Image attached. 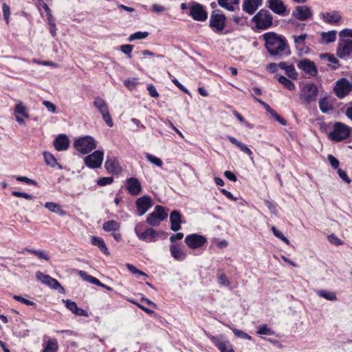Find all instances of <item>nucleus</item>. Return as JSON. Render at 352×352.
I'll use <instances>...</instances> for the list:
<instances>
[{"mask_svg":"<svg viewBox=\"0 0 352 352\" xmlns=\"http://www.w3.org/2000/svg\"><path fill=\"white\" fill-rule=\"evenodd\" d=\"M263 37L265 41V47L272 56L278 55L287 47L286 41L274 32L265 33Z\"/></svg>","mask_w":352,"mask_h":352,"instance_id":"nucleus-1","label":"nucleus"},{"mask_svg":"<svg viewBox=\"0 0 352 352\" xmlns=\"http://www.w3.org/2000/svg\"><path fill=\"white\" fill-rule=\"evenodd\" d=\"M318 94V88L314 82L303 85L299 92L301 104L308 105L315 102Z\"/></svg>","mask_w":352,"mask_h":352,"instance_id":"nucleus-2","label":"nucleus"},{"mask_svg":"<svg viewBox=\"0 0 352 352\" xmlns=\"http://www.w3.org/2000/svg\"><path fill=\"white\" fill-rule=\"evenodd\" d=\"M273 17L270 12L266 10H261L252 18L258 29L266 30L272 25Z\"/></svg>","mask_w":352,"mask_h":352,"instance_id":"nucleus-3","label":"nucleus"},{"mask_svg":"<svg viewBox=\"0 0 352 352\" xmlns=\"http://www.w3.org/2000/svg\"><path fill=\"white\" fill-rule=\"evenodd\" d=\"M226 16L219 10H214L212 12L209 26L216 33L221 32L226 28Z\"/></svg>","mask_w":352,"mask_h":352,"instance_id":"nucleus-4","label":"nucleus"},{"mask_svg":"<svg viewBox=\"0 0 352 352\" xmlns=\"http://www.w3.org/2000/svg\"><path fill=\"white\" fill-rule=\"evenodd\" d=\"M74 147L82 154H87L96 148V142L91 136H85L76 140Z\"/></svg>","mask_w":352,"mask_h":352,"instance_id":"nucleus-5","label":"nucleus"},{"mask_svg":"<svg viewBox=\"0 0 352 352\" xmlns=\"http://www.w3.org/2000/svg\"><path fill=\"white\" fill-rule=\"evenodd\" d=\"M93 105L96 107L98 111L102 115L103 120L109 126L111 127L113 125V120L109 113V107L107 102L100 97H96L94 99Z\"/></svg>","mask_w":352,"mask_h":352,"instance_id":"nucleus-6","label":"nucleus"},{"mask_svg":"<svg viewBox=\"0 0 352 352\" xmlns=\"http://www.w3.org/2000/svg\"><path fill=\"white\" fill-rule=\"evenodd\" d=\"M351 133V129L345 124L337 122L333 126V131L329 133V138L336 142H340L347 138Z\"/></svg>","mask_w":352,"mask_h":352,"instance_id":"nucleus-7","label":"nucleus"},{"mask_svg":"<svg viewBox=\"0 0 352 352\" xmlns=\"http://www.w3.org/2000/svg\"><path fill=\"white\" fill-rule=\"evenodd\" d=\"M168 217L167 212L162 206L157 205L153 212L149 214L146 218V222L152 226H157L161 221Z\"/></svg>","mask_w":352,"mask_h":352,"instance_id":"nucleus-8","label":"nucleus"},{"mask_svg":"<svg viewBox=\"0 0 352 352\" xmlns=\"http://www.w3.org/2000/svg\"><path fill=\"white\" fill-rule=\"evenodd\" d=\"M143 223H138L135 228V232L140 240L153 242L156 241L158 233L151 228H148L142 231Z\"/></svg>","mask_w":352,"mask_h":352,"instance_id":"nucleus-9","label":"nucleus"},{"mask_svg":"<svg viewBox=\"0 0 352 352\" xmlns=\"http://www.w3.org/2000/svg\"><path fill=\"white\" fill-rule=\"evenodd\" d=\"M336 55L341 59H346L352 56V40L340 38L336 49Z\"/></svg>","mask_w":352,"mask_h":352,"instance_id":"nucleus-10","label":"nucleus"},{"mask_svg":"<svg viewBox=\"0 0 352 352\" xmlns=\"http://www.w3.org/2000/svg\"><path fill=\"white\" fill-rule=\"evenodd\" d=\"M333 91L338 98H343L352 91V83L346 78H342L336 82Z\"/></svg>","mask_w":352,"mask_h":352,"instance_id":"nucleus-11","label":"nucleus"},{"mask_svg":"<svg viewBox=\"0 0 352 352\" xmlns=\"http://www.w3.org/2000/svg\"><path fill=\"white\" fill-rule=\"evenodd\" d=\"M36 277L41 283L45 284L54 289H58L61 293L65 292V289L60 283L49 275H45L41 272H37L36 273Z\"/></svg>","mask_w":352,"mask_h":352,"instance_id":"nucleus-12","label":"nucleus"},{"mask_svg":"<svg viewBox=\"0 0 352 352\" xmlns=\"http://www.w3.org/2000/svg\"><path fill=\"white\" fill-rule=\"evenodd\" d=\"M103 151H96L85 157V164L91 168H97L100 167L103 160Z\"/></svg>","mask_w":352,"mask_h":352,"instance_id":"nucleus-13","label":"nucleus"},{"mask_svg":"<svg viewBox=\"0 0 352 352\" xmlns=\"http://www.w3.org/2000/svg\"><path fill=\"white\" fill-rule=\"evenodd\" d=\"M292 16L299 21H306L312 17L311 8L307 6H298L292 12Z\"/></svg>","mask_w":352,"mask_h":352,"instance_id":"nucleus-14","label":"nucleus"},{"mask_svg":"<svg viewBox=\"0 0 352 352\" xmlns=\"http://www.w3.org/2000/svg\"><path fill=\"white\" fill-rule=\"evenodd\" d=\"M14 113L16 122L20 124H24V119L29 118L28 109L21 102H17L15 105Z\"/></svg>","mask_w":352,"mask_h":352,"instance_id":"nucleus-15","label":"nucleus"},{"mask_svg":"<svg viewBox=\"0 0 352 352\" xmlns=\"http://www.w3.org/2000/svg\"><path fill=\"white\" fill-rule=\"evenodd\" d=\"M135 205L138 214L142 216L152 207V199L149 196L145 195L138 198Z\"/></svg>","mask_w":352,"mask_h":352,"instance_id":"nucleus-16","label":"nucleus"},{"mask_svg":"<svg viewBox=\"0 0 352 352\" xmlns=\"http://www.w3.org/2000/svg\"><path fill=\"white\" fill-rule=\"evenodd\" d=\"M185 242L189 248L196 249L204 245L206 242V239L201 235L192 234L185 238Z\"/></svg>","mask_w":352,"mask_h":352,"instance_id":"nucleus-17","label":"nucleus"},{"mask_svg":"<svg viewBox=\"0 0 352 352\" xmlns=\"http://www.w3.org/2000/svg\"><path fill=\"white\" fill-rule=\"evenodd\" d=\"M190 15L194 20L200 21H204L208 17V14L204 7L199 3H195L190 6Z\"/></svg>","mask_w":352,"mask_h":352,"instance_id":"nucleus-18","label":"nucleus"},{"mask_svg":"<svg viewBox=\"0 0 352 352\" xmlns=\"http://www.w3.org/2000/svg\"><path fill=\"white\" fill-rule=\"evenodd\" d=\"M298 67L307 74L312 76H316L318 73L315 63L309 59H303L298 63Z\"/></svg>","mask_w":352,"mask_h":352,"instance_id":"nucleus-19","label":"nucleus"},{"mask_svg":"<svg viewBox=\"0 0 352 352\" xmlns=\"http://www.w3.org/2000/svg\"><path fill=\"white\" fill-rule=\"evenodd\" d=\"M268 8L275 14L284 16L287 12V7L282 0H267Z\"/></svg>","mask_w":352,"mask_h":352,"instance_id":"nucleus-20","label":"nucleus"},{"mask_svg":"<svg viewBox=\"0 0 352 352\" xmlns=\"http://www.w3.org/2000/svg\"><path fill=\"white\" fill-rule=\"evenodd\" d=\"M126 190L131 195H138L142 191V186L137 178L130 177L126 180Z\"/></svg>","mask_w":352,"mask_h":352,"instance_id":"nucleus-21","label":"nucleus"},{"mask_svg":"<svg viewBox=\"0 0 352 352\" xmlns=\"http://www.w3.org/2000/svg\"><path fill=\"white\" fill-rule=\"evenodd\" d=\"M263 0H244L243 10L249 14H252L261 5Z\"/></svg>","mask_w":352,"mask_h":352,"instance_id":"nucleus-22","label":"nucleus"},{"mask_svg":"<svg viewBox=\"0 0 352 352\" xmlns=\"http://www.w3.org/2000/svg\"><path fill=\"white\" fill-rule=\"evenodd\" d=\"M54 146L58 151H66L69 148V140L65 135L60 134L54 140Z\"/></svg>","mask_w":352,"mask_h":352,"instance_id":"nucleus-23","label":"nucleus"},{"mask_svg":"<svg viewBox=\"0 0 352 352\" xmlns=\"http://www.w3.org/2000/svg\"><path fill=\"white\" fill-rule=\"evenodd\" d=\"M319 109L323 113H328L333 109V100L328 96L320 98L318 101Z\"/></svg>","mask_w":352,"mask_h":352,"instance_id":"nucleus-24","label":"nucleus"},{"mask_svg":"<svg viewBox=\"0 0 352 352\" xmlns=\"http://www.w3.org/2000/svg\"><path fill=\"white\" fill-rule=\"evenodd\" d=\"M170 221L171 223L170 229L173 231H178L181 228L182 215L177 210H173L170 214Z\"/></svg>","mask_w":352,"mask_h":352,"instance_id":"nucleus-25","label":"nucleus"},{"mask_svg":"<svg viewBox=\"0 0 352 352\" xmlns=\"http://www.w3.org/2000/svg\"><path fill=\"white\" fill-rule=\"evenodd\" d=\"M104 165L107 170L110 173L118 174L121 171V168L114 157L108 158Z\"/></svg>","mask_w":352,"mask_h":352,"instance_id":"nucleus-26","label":"nucleus"},{"mask_svg":"<svg viewBox=\"0 0 352 352\" xmlns=\"http://www.w3.org/2000/svg\"><path fill=\"white\" fill-rule=\"evenodd\" d=\"M321 19L328 23H337L341 19V16L337 11L322 13Z\"/></svg>","mask_w":352,"mask_h":352,"instance_id":"nucleus-27","label":"nucleus"},{"mask_svg":"<svg viewBox=\"0 0 352 352\" xmlns=\"http://www.w3.org/2000/svg\"><path fill=\"white\" fill-rule=\"evenodd\" d=\"M292 38L294 41L296 48L302 51L305 46V41L307 38V34L305 33L298 36L293 35Z\"/></svg>","mask_w":352,"mask_h":352,"instance_id":"nucleus-28","label":"nucleus"},{"mask_svg":"<svg viewBox=\"0 0 352 352\" xmlns=\"http://www.w3.org/2000/svg\"><path fill=\"white\" fill-rule=\"evenodd\" d=\"M336 31L331 30L329 32H322L321 35V43L329 44L334 42L336 39Z\"/></svg>","mask_w":352,"mask_h":352,"instance_id":"nucleus-29","label":"nucleus"},{"mask_svg":"<svg viewBox=\"0 0 352 352\" xmlns=\"http://www.w3.org/2000/svg\"><path fill=\"white\" fill-rule=\"evenodd\" d=\"M58 350V341L55 338H50L44 344V348L42 352H57Z\"/></svg>","mask_w":352,"mask_h":352,"instance_id":"nucleus-30","label":"nucleus"},{"mask_svg":"<svg viewBox=\"0 0 352 352\" xmlns=\"http://www.w3.org/2000/svg\"><path fill=\"white\" fill-rule=\"evenodd\" d=\"M91 243L94 245L97 246L104 254L106 255H109L108 248L102 238L98 236H92Z\"/></svg>","mask_w":352,"mask_h":352,"instance_id":"nucleus-31","label":"nucleus"},{"mask_svg":"<svg viewBox=\"0 0 352 352\" xmlns=\"http://www.w3.org/2000/svg\"><path fill=\"white\" fill-rule=\"evenodd\" d=\"M219 5L227 9L229 11H234L235 10L234 6L238 7L239 0H217Z\"/></svg>","mask_w":352,"mask_h":352,"instance_id":"nucleus-32","label":"nucleus"},{"mask_svg":"<svg viewBox=\"0 0 352 352\" xmlns=\"http://www.w3.org/2000/svg\"><path fill=\"white\" fill-rule=\"evenodd\" d=\"M45 207L52 212L56 213L60 216L65 215V212L62 210L60 205L54 202H46Z\"/></svg>","mask_w":352,"mask_h":352,"instance_id":"nucleus-33","label":"nucleus"},{"mask_svg":"<svg viewBox=\"0 0 352 352\" xmlns=\"http://www.w3.org/2000/svg\"><path fill=\"white\" fill-rule=\"evenodd\" d=\"M320 59L325 60L327 62L333 64L332 69H336L339 67V61L333 54H321L320 55Z\"/></svg>","mask_w":352,"mask_h":352,"instance_id":"nucleus-34","label":"nucleus"},{"mask_svg":"<svg viewBox=\"0 0 352 352\" xmlns=\"http://www.w3.org/2000/svg\"><path fill=\"white\" fill-rule=\"evenodd\" d=\"M170 252L171 255L177 261H182L186 258V254L175 245L170 247Z\"/></svg>","mask_w":352,"mask_h":352,"instance_id":"nucleus-35","label":"nucleus"},{"mask_svg":"<svg viewBox=\"0 0 352 352\" xmlns=\"http://www.w3.org/2000/svg\"><path fill=\"white\" fill-rule=\"evenodd\" d=\"M120 227V223L114 220H110L103 224V229L107 232L118 230Z\"/></svg>","mask_w":352,"mask_h":352,"instance_id":"nucleus-36","label":"nucleus"},{"mask_svg":"<svg viewBox=\"0 0 352 352\" xmlns=\"http://www.w3.org/2000/svg\"><path fill=\"white\" fill-rule=\"evenodd\" d=\"M25 250L27 252L32 254L36 256L37 257H38L39 258L44 259L47 261H48L50 258L49 254L47 252H45L42 250H36L29 249V248H26Z\"/></svg>","mask_w":352,"mask_h":352,"instance_id":"nucleus-37","label":"nucleus"},{"mask_svg":"<svg viewBox=\"0 0 352 352\" xmlns=\"http://www.w3.org/2000/svg\"><path fill=\"white\" fill-rule=\"evenodd\" d=\"M278 82L282 84L286 89L289 91H293L296 89L294 83L283 76H280L278 78Z\"/></svg>","mask_w":352,"mask_h":352,"instance_id":"nucleus-38","label":"nucleus"},{"mask_svg":"<svg viewBox=\"0 0 352 352\" xmlns=\"http://www.w3.org/2000/svg\"><path fill=\"white\" fill-rule=\"evenodd\" d=\"M43 156L45 162L48 166H50L51 167L54 168L56 165H58L56 159L52 153L45 151L43 153Z\"/></svg>","mask_w":352,"mask_h":352,"instance_id":"nucleus-39","label":"nucleus"},{"mask_svg":"<svg viewBox=\"0 0 352 352\" xmlns=\"http://www.w3.org/2000/svg\"><path fill=\"white\" fill-rule=\"evenodd\" d=\"M216 346L219 348L221 352H234L232 346L229 343L219 342L216 343Z\"/></svg>","mask_w":352,"mask_h":352,"instance_id":"nucleus-40","label":"nucleus"},{"mask_svg":"<svg viewBox=\"0 0 352 352\" xmlns=\"http://www.w3.org/2000/svg\"><path fill=\"white\" fill-rule=\"evenodd\" d=\"M146 158L148 162H150L152 164L155 165L156 166L161 167L163 164L161 159L151 154L146 153Z\"/></svg>","mask_w":352,"mask_h":352,"instance_id":"nucleus-41","label":"nucleus"},{"mask_svg":"<svg viewBox=\"0 0 352 352\" xmlns=\"http://www.w3.org/2000/svg\"><path fill=\"white\" fill-rule=\"evenodd\" d=\"M148 35V33L147 32H137L134 34H132L129 37V41H133L135 40L138 39H144L146 38Z\"/></svg>","mask_w":352,"mask_h":352,"instance_id":"nucleus-42","label":"nucleus"},{"mask_svg":"<svg viewBox=\"0 0 352 352\" xmlns=\"http://www.w3.org/2000/svg\"><path fill=\"white\" fill-rule=\"evenodd\" d=\"M272 230L274 233V234L279 239H280L282 241H283L284 243H285L287 245H289L290 244V242L288 240L287 238H286L283 234L279 231L278 229H276V227L274 226H272Z\"/></svg>","mask_w":352,"mask_h":352,"instance_id":"nucleus-43","label":"nucleus"},{"mask_svg":"<svg viewBox=\"0 0 352 352\" xmlns=\"http://www.w3.org/2000/svg\"><path fill=\"white\" fill-rule=\"evenodd\" d=\"M232 330L233 333H234V335L238 338H240L241 339L248 340H250L252 339V337L243 331L239 330L236 328H233V329H232Z\"/></svg>","mask_w":352,"mask_h":352,"instance_id":"nucleus-44","label":"nucleus"},{"mask_svg":"<svg viewBox=\"0 0 352 352\" xmlns=\"http://www.w3.org/2000/svg\"><path fill=\"white\" fill-rule=\"evenodd\" d=\"M318 295L321 297H323L329 300H336V295L333 292H327V291H319Z\"/></svg>","mask_w":352,"mask_h":352,"instance_id":"nucleus-45","label":"nucleus"},{"mask_svg":"<svg viewBox=\"0 0 352 352\" xmlns=\"http://www.w3.org/2000/svg\"><path fill=\"white\" fill-rule=\"evenodd\" d=\"M285 74L290 78L293 79H296L298 76V74L295 69V67L293 65H289L287 67L286 70L285 71Z\"/></svg>","mask_w":352,"mask_h":352,"instance_id":"nucleus-46","label":"nucleus"},{"mask_svg":"<svg viewBox=\"0 0 352 352\" xmlns=\"http://www.w3.org/2000/svg\"><path fill=\"white\" fill-rule=\"evenodd\" d=\"M257 333L259 335H273L274 331L266 325L260 326L258 328Z\"/></svg>","mask_w":352,"mask_h":352,"instance_id":"nucleus-47","label":"nucleus"},{"mask_svg":"<svg viewBox=\"0 0 352 352\" xmlns=\"http://www.w3.org/2000/svg\"><path fill=\"white\" fill-rule=\"evenodd\" d=\"M63 302L65 303L66 307L73 314L76 312L78 306L75 302L71 300H63Z\"/></svg>","mask_w":352,"mask_h":352,"instance_id":"nucleus-48","label":"nucleus"},{"mask_svg":"<svg viewBox=\"0 0 352 352\" xmlns=\"http://www.w3.org/2000/svg\"><path fill=\"white\" fill-rule=\"evenodd\" d=\"M339 35L340 38H346L347 40H352V30L344 29L340 31Z\"/></svg>","mask_w":352,"mask_h":352,"instance_id":"nucleus-49","label":"nucleus"},{"mask_svg":"<svg viewBox=\"0 0 352 352\" xmlns=\"http://www.w3.org/2000/svg\"><path fill=\"white\" fill-rule=\"evenodd\" d=\"M3 14L4 19L8 24L9 23V18L10 15V7L6 3H3L2 5Z\"/></svg>","mask_w":352,"mask_h":352,"instance_id":"nucleus-50","label":"nucleus"},{"mask_svg":"<svg viewBox=\"0 0 352 352\" xmlns=\"http://www.w3.org/2000/svg\"><path fill=\"white\" fill-rule=\"evenodd\" d=\"M12 195L14 197H23L28 200H32L33 199V196L31 195L26 193V192H22L19 191H12Z\"/></svg>","mask_w":352,"mask_h":352,"instance_id":"nucleus-51","label":"nucleus"},{"mask_svg":"<svg viewBox=\"0 0 352 352\" xmlns=\"http://www.w3.org/2000/svg\"><path fill=\"white\" fill-rule=\"evenodd\" d=\"M113 181V178L112 177H102L98 180L97 184L98 185L102 186L111 184Z\"/></svg>","mask_w":352,"mask_h":352,"instance_id":"nucleus-52","label":"nucleus"},{"mask_svg":"<svg viewBox=\"0 0 352 352\" xmlns=\"http://www.w3.org/2000/svg\"><path fill=\"white\" fill-rule=\"evenodd\" d=\"M13 298L15 299L17 301L21 302L22 303L26 305H34L35 303L33 301H31L30 300H28L26 298H24L20 296L14 295L13 296Z\"/></svg>","mask_w":352,"mask_h":352,"instance_id":"nucleus-53","label":"nucleus"},{"mask_svg":"<svg viewBox=\"0 0 352 352\" xmlns=\"http://www.w3.org/2000/svg\"><path fill=\"white\" fill-rule=\"evenodd\" d=\"M133 46L131 45H122L120 47L121 51L128 55L130 58L131 57V54L133 50Z\"/></svg>","mask_w":352,"mask_h":352,"instance_id":"nucleus-54","label":"nucleus"},{"mask_svg":"<svg viewBox=\"0 0 352 352\" xmlns=\"http://www.w3.org/2000/svg\"><path fill=\"white\" fill-rule=\"evenodd\" d=\"M328 240L330 243L336 245H340L342 244V241L334 234L329 235L328 236Z\"/></svg>","mask_w":352,"mask_h":352,"instance_id":"nucleus-55","label":"nucleus"},{"mask_svg":"<svg viewBox=\"0 0 352 352\" xmlns=\"http://www.w3.org/2000/svg\"><path fill=\"white\" fill-rule=\"evenodd\" d=\"M270 114L282 125H286V120L280 116L274 110H273Z\"/></svg>","mask_w":352,"mask_h":352,"instance_id":"nucleus-56","label":"nucleus"},{"mask_svg":"<svg viewBox=\"0 0 352 352\" xmlns=\"http://www.w3.org/2000/svg\"><path fill=\"white\" fill-rule=\"evenodd\" d=\"M16 179L19 182H25L28 184H33V185H35L36 183L34 180L32 179H30L27 177H24V176H19V177H16Z\"/></svg>","mask_w":352,"mask_h":352,"instance_id":"nucleus-57","label":"nucleus"},{"mask_svg":"<svg viewBox=\"0 0 352 352\" xmlns=\"http://www.w3.org/2000/svg\"><path fill=\"white\" fill-rule=\"evenodd\" d=\"M43 104L52 113H55L56 107V106L50 101L45 100L43 102Z\"/></svg>","mask_w":352,"mask_h":352,"instance_id":"nucleus-58","label":"nucleus"},{"mask_svg":"<svg viewBox=\"0 0 352 352\" xmlns=\"http://www.w3.org/2000/svg\"><path fill=\"white\" fill-rule=\"evenodd\" d=\"M328 160L329 161L330 164L333 168H338L339 166V161L334 157L333 155H329L328 156Z\"/></svg>","mask_w":352,"mask_h":352,"instance_id":"nucleus-59","label":"nucleus"},{"mask_svg":"<svg viewBox=\"0 0 352 352\" xmlns=\"http://www.w3.org/2000/svg\"><path fill=\"white\" fill-rule=\"evenodd\" d=\"M136 84L137 82L135 78L128 79L124 81L125 86L130 89L135 88Z\"/></svg>","mask_w":352,"mask_h":352,"instance_id":"nucleus-60","label":"nucleus"},{"mask_svg":"<svg viewBox=\"0 0 352 352\" xmlns=\"http://www.w3.org/2000/svg\"><path fill=\"white\" fill-rule=\"evenodd\" d=\"M147 89H148L151 96L154 97V98H157L159 96V94H158L155 87L153 85H148Z\"/></svg>","mask_w":352,"mask_h":352,"instance_id":"nucleus-61","label":"nucleus"},{"mask_svg":"<svg viewBox=\"0 0 352 352\" xmlns=\"http://www.w3.org/2000/svg\"><path fill=\"white\" fill-rule=\"evenodd\" d=\"M78 274L84 280L87 281L89 283L91 282V278L93 277V276L87 274L85 272L82 271V270H80L78 272Z\"/></svg>","mask_w":352,"mask_h":352,"instance_id":"nucleus-62","label":"nucleus"},{"mask_svg":"<svg viewBox=\"0 0 352 352\" xmlns=\"http://www.w3.org/2000/svg\"><path fill=\"white\" fill-rule=\"evenodd\" d=\"M151 10L154 12L160 13V12H164L166 10V8L164 6H161V5L153 4L152 6Z\"/></svg>","mask_w":352,"mask_h":352,"instance_id":"nucleus-63","label":"nucleus"},{"mask_svg":"<svg viewBox=\"0 0 352 352\" xmlns=\"http://www.w3.org/2000/svg\"><path fill=\"white\" fill-rule=\"evenodd\" d=\"M338 173L339 174V176L340 178H342L344 181H345L346 183L349 184L351 182V179L348 177L347 174L345 171L339 169L338 170Z\"/></svg>","mask_w":352,"mask_h":352,"instance_id":"nucleus-64","label":"nucleus"}]
</instances>
